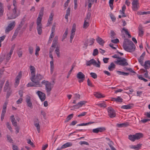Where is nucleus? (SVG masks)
Listing matches in <instances>:
<instances>
[{
  "mask_svg": "<svg viewBox=\"0 0 150 150\" xmlns=\"http://www.w3.org/2000/svg\"><path fill=\"white\" fill-rule=\"evenodd\" d=\"M140 15H147L150 14V11H142L140 12L139 13Z\"/></svg>",
  "mask_w": 150,
  "mask_h": 150,
  "instance_id": "8fccbe9b",
  "label": "nucleus"
},
{
  "mask_svg": "<svg viewBox=\"0 0 150 150\" xmlns=\"http://www.w3.org/2000/svg\"><path fill=\"white\" fill-rule=\"evenodd\" d=\"M44 8L43 7H42L40 11L39 14L38 15L39 16L42 17L44 13Z\"/></svg>",
  "mask_w": 150,
  "mask_h": 150,
  "instance_id": "58836bf2",
  "label": "nucleus"
},
{
  "mask_svg": "<svg viewBox=\"0 0 150 150\" xmlns=\"http://www.w3.org/2000/svg\"><path fill=\"white\" fill-rule=\"evenodd\" d=\"M131 105H132V104H129L127 105H124L121 106V108L123 109H131L132 106Z\"/></svg>",
  "mask_w": 150,
  "mask_h": 150,
  "instance_id": "bb28decb",
  "label": "nucleus"
},
{
  "mask_svg": "<svg viewBox=\"0 0 150 150\" xmlns=\"http://www.w3.org/2000/svg\"><path fill=\"white\" fill-rule=\"evenodd\" d=\"M17 9L16 7H14L12 13H9L7 14L8 20L14 19L18 16V15L16 13Z\"/></svg>",
  "mask_w": 150,
  "mask_h": 150,
  "instance_id": "39448f33",
  "label": "nucleus"
},
{
  "mask_svg": "<svg viewBox=\"0 0 150 150\" xmlns=\"http://www.w3.org/2000/svg\"><path fill=\"white\" fill-rule=\"evenodd\" d=\"M72 145V144L71 142H67L62 146V148L64 149L67 147H70Z\"/></svg>",
  "mask_w": 150,
  "mask_h": 150,
  "instance_id": "5701e85b",
  "label": "nucleus"
},
{
  "mask_svg": "<svg viewBox=\"0 0 150 150\" xmlns=\"http://www.w3.org/2000/svg\"><path fill=\"white\" fill-rule=\"evenodd\" d=\"M124 69L125 71H128V70L132 73H134V74L136 73V72L135 71H133L132 69V68H131L125 67L124 68Z\"/></svg>",
  "mask_w": 150,
  "mask_h": 150,
  "instance_id": "de8ad7c7",
  "label": "nucleus"
},
{
  "mask_svg": "<svg viewBox=\"0 0 150 150\" xmlns=\"http://www.w3.org/2000/svg\"><path fill=\"white\" fill-rule=\"evenodd\" d=\"M6 111V110L3 109H2L1 114V121H3V119H4Z\"/></svg>",
  "mask_w": 150,
  "mask_h": 150,
  "instance_id": "cd10ccee",
  "label": "nucleus"
},
{
  "mask_svg": "<svg viewBox=\"0 0 150 150\" xmlns=\"http://www.w3.org/2000/svg\"><path fill=\"white\" fill-rule=\"evenodd\" d=\"M111 42L114 43H117L119 42V40L118 39L116 38L115 39L112 40H111Z\"/></svg>",
  "mask_w": 150,
  "mask_h": 150,
  "instance_id": "338daca9",
  "label": "nucleus"
},
{
  "mask_svg": "<svg viewBox=\"0 0 150 150\" xmlns=\"http://www.w3.org/2000/svg\"><path fill=\"white\" fill-rule=\"evenodd\" d=\"M86 102V101H81L76 104L73 105L72 107H74V108L78 109L82 107L83 105H84Z\"/></svg>",
  "mask_w": 150,
  "mask_h": 150,
  "instance_id": "9b49d317",
  "label": "nucleus"
},
{
  "mask_svg": "<svg viewBox=\"0 0 150 150\" xmlns=\"http://www.w3.org/2000/svg\"><path fill=\"white\" fill-rule=\"evenodd\" d=\"M42 84L45 85V89L46 91L47 96H49L50 94V92L51 91L53 86L51 83L48 81L43 80L42 81Z\"/></svg>",
  "mask_w": 150,
  "mask_h": 150,
  "instance_id": "7ed1b4c3",
  "label": "nucleus"
},
{
  "mask_svg": "<svg viewBox=\"0 0 150 150\" xmlns=\"http://www.w3.org/2000/svg\"><path fill=\"white\" fill-rule=\"evenodd\" d=\"M98 53V50L97 49H95L93 52V55L94 56H95L97 55Z\"/></svg>",
  "mask_w": 150,
  "mask_h": 150,
  "instance_id": "5fc2aeb1",
  "label": "nucleus"
},
{
  "mask_svg": "<svg viewBox=\"0 0 150 150\" xmlns=\"http://www.w3.org/2000/svg\"><path fill=\"white\" fill-rule=\"evenodd\" d=\"M42 17L39 16L37 19V25H42L41 23Z\"/></svg>",
  "mask_w": 150,
  "mask_h": 150,
  "instance_id": "c756f323",
  "label": "nucleus"
},
{
  "mask_svg": "<svg viewBox=\"0 0 150 150\" xmlns=\"http://www.w3.org/2000/svg\"><path fill=\"white\" fill-rule=\"evenodd\" d=\"M30 69L31 72V76L35 75V67L32 66H30Z\"/></svg>",
  "mask_w": 150,
  "mask_h": 150,
  "instance_id": "6ab92c4d",
  "label": "nucleus"
},
{
  "mask_svg": "<svg viewBox=\"0 0 150 150\" xmlns=\"http://www.w3.org/2000/svg\"><path fill=\"white\" fill-rule=\"evenodd\" d=\"M136 139H138L143 137V134L141 133H136L135 134Z\"/></svg>",
  "mask_w": 150,
  "mask_h": 150,
  "instance_id": "4be33fe9",
  "label": "nucleus"
},
{
  "mask_svg": "<svg viewBox=\"0 0 150 150\" xmlns=\"http://www.w3.org/2000/svg\"><path fill=\"white\" fill-rule=\"evenodd\" d=\"M68 28H67L66 29L65 31L62 36V41H63L67 37V36L68 34Z\"/></svg>",
  "mask_w": 150,
  "mask_h": 150,
  "instance_id": "a878e982",
  "label": "nucleus"
},
{
  "mask_svg": "<svg viewBox=\"0 0 150 150\" xmlns=\"http://www.w3.org/2000/svg\"><path fill=\"white\" fill-rule=\"evenodd\" d=\"M74 96H75L74 98V99L77 100L80 99V95L79 94L76 93L74 94Z\"/></svg>",
  "mask_w": 150,
  "mask_h": 150,
  "instance_id": "3c124183",
  "label": "nucleus"
},
{
  "mask_svg": "<svg viewBox=\"0 0 150 150\" xmlns=\"http://www.w3.org/2000/svg\"><path fill=\"white\" fill-rule=\"evenodd\" d=\"M115 63L116 64L122 66H125L128 65V63L127 62V60L125 58L121 57V59H117L116 61L115 62Z\"/></svg>",
  "mask_w": 150,
  "mask_h": 150,
  "instance_id": "20e7f679",
  "label": "nucleus"
},
{
  "mask_svg": "<svg viewBox=\"0 0 150 150\" xmlns=\"http://www.w3.org/2000/svg\"><path fill=\"white\" fill-rule=\"evenodd\" d=\"M4 13V7L2 4L0 2V16L1 17L3 15Z\"/></svg>",
  "mask_w": 150,
  "mask_h": 150,
  "instance_id": "393cba45",
  "label": "nucleus"
},
{
  "mask_svg": "<svg viewBox=\"0 0 150 150\" xmlns=\"http://www.w3.org/2000/svg\"><path fill=\"white\" fill-rule=\"evenodd\" d=\"M94 96L98 98H100L104 97V96H103L101 93H99L97 92L96 93L94 94Z\"/></svg>",
  "mask_w": 150,
  "mask_h": 150,
  "instance_id": "79ce46f5",
  "label": "nucleus"
},
{
  "mask_svg": "<svg viewBox=\"0 0 150 150\" xmlns=\"http://www.w3.org/2000/svg\"><path fill=\"white\" fill-rule=\"evenodd\" d=\"M88 40H87L84 43V46H83V47L86 49L87 48V46H88Z\"/></svg>",
  "mask_w": 150,
  "mask_h": 150,
  "instance_id": "603ef678",
  "label": "nucleus"
},
{
  "mask_svg": "<svg viewBox=\"0 0 150 150\" xmlns=\"http://www.w3.org/2000/svg\"><path fill=\"white\" fill-rule=\"evenodd\" d=\"M34 125L37 127V129L38 133L40 132V127L39 123H36L34 124Z\"/></svg>",
  "mask_w": 150,
  "mask_h": 150,
  "instance_id": "49530a36",
  "label": "nucleus"
},
{
  "mask_svg": "<svg viewBox=\"0 0 150 150\" xmlns=\"http://www.w3.org/2000/svg\"><path fill=\"white\" fill-rule=\"evenodd\" d=\"M105 130L104 127H100L93 129L92 132L94 133H97L99 132H103Z\"/></svg>",
  "mask_w": 150,
  "mask_h": 150,
  "instance_id": "f8f14e48",
  "label": "nucleus"
},
{
  "mask_svg": "<svg viewBox=\"0 0 150 150\" xmlns=\"http://www.w3.org/2000/svg\"><path fill=\"white\" fill-rule=\"evenodd\" d=\"M28 87L35 86L38 87V85H36V83L32 82H30L27 85Z\"/></svg>",
  "mask_w": 150,
  "mask_h": 150,
  "instance_id": "2f4dec72",
  "label": "nucleus"
},
{
  "mask_svg": "<svg viewBox=\"0 0 150 150\" xmlns=\"http://www.w3.org/2000/svg\"><path fill=\"white\" fill-rule=\"evenodd\" d=\"M91 16V13L90 12H88L85 18V20L86 21H89Z\"/></svg>",
  "mask_w": 150,
  "mask_h": 150,
  "instance_id": "c9c22d12",
  "label": "nucleus"
},
{
  "mask_svg": "<svg viewBox=\"0 0 150 150\" xmlns=\"http://www.w3.org/2000/svg\"><path fill=\"white\" fill-rule=\"evenodd\" d=\"M27 143L31 145L32 147H34L35 146L34 145L33 143L32 142L30 139L28 140Z\"/></svg>",
  "mask_w": 150,
  "mask_h": 150,
  "instance_id": "052dcab7",
  "label": "nucleus"
},
{
  "mask_svg": "<svg viewBox=\"0 0 150 150\" xmlns=\"http://www.w3.org/2000/svg\"><path fill=\"white\" fill-rule=\"evenodd\" d=\"M110 16L112 21L114 22L115 21L116 19L115 16L112 13L110 14Z\"/></svg>",
  "mask_w": 150,
  "mask_h": 150,
  "instance_id": "09e8293b",
  "label": "nucleus"
},
{
  "mask_svg": "<svg viewBox=\"0 0 150 150\" xmlns=\"http://www.w3.org/2000/svg\"><path fill=\"white\" fill-rule=\"evenodd\" d=\"M91 76L94 79H96L97 78V75L96 74L94 73L91 72L90 74Z\"/></svg>",
  "mask_w": 150,
  "mask_h": 150,
  "instance_id": "864d4df0",
  "label": "nucleus"
},
{
  "mask_svg": "<svg viewBox=\"0 0 150 150\" xmlns=\"http://www.w3.org/2000/svg\"><path fill=\"white\" fill-rule=\"evenodd\" d=\"M74 114H71L67 116L66 120L65 121V122L66 123L69 122V120L73 117Z\"/></svg>",
  "mask_w": 150,
  "mask_h": 150,
  "instance_id": "c85d7f7f",
  "label": "nucleus"
},
{
  "mask_svg": "<svg viewBox=\"0 0 150 150\" xmlns=\"http://www.w3.org/2000/svg\"><path fill=\"white\" fill-rule=\"evenodd\" d=\"M96 40L99 45L102 46H103L105 43V41L99 36L97 37V38Z\"/></svg>",
  "mask_w": 150,
  "mask_h": 150,
  "instance_id": "dca6fc26",
  "label": "nucleus"
},
{
  "mask_svg": "<svg viewBox=\"0 0 150 150\" xmlns=\"http://www.w3.org/2000/svg\"><path fill=\"white\" fill-rule=\"evenodd\" d=\"M7 93L6 95V98H9L11 95L12 93V91L11 89L7 90Z\"/></svg>",
  "mask_w": 150,
  "mask_h": 150,
  "instance_id": "f704fd0d",
  "label": "nucleus"
},
{
  "mask_svg": "<svg viewBox=\"0 0 150 150\" xmlns=\"http://www.w3.org/2000/svg\"><path fill=\"white\" fill-rule=\"evenodd\" d=\"M26 102L27 103V105L30 107V108L32 109L33 108V106L30 100V97H28L26 98Z\"/></svg>",
  "mask_w": 150,
  "mask_h": 150,
  "instance_id": "4468645a",
  "label": "nucleus"
},
{
  "mask_svg": "<svg viewBox=\"0 0 150 150\" xmlns=\"http://www.w3.org/2000/svg\"><path fill=\"white\" fill-rule=\"evenodd\" d=\"M22 77V73L20 71L18 74V75L16 77L15 82V87H17L19 83L20 80Z\"/></svg>",
  "mask_w": 150,
  "mask_h": 150,
  "instance_id": "9d476101",
  "label": "nucleus"
},
{
  "mask_svg": "<svg viewBox=\"0 0 150 150\" xmlns=\"http://www.w3.org/2000/svg\"><path fill=\"white\" fill-rule=\"evenodd\" d=\"M94 122H89L86 123H82L78 124L77 125V126H86L87 125L89 124H93L94 123Z\"/></svg>",
  "mask_w": 150,
  "mask_h": 150,
  "instance_id": "72a5a7b5",
  "label": "nucleus"
},
{
  "mask_svg": "<svg viewBox=\"0 0 150 150\" xmlns=\"http://www.w3.org/2000/svg\"><path fill=\"white\" fill-rule=\"evenodd\" d=\"M70 1H67L64 3V9H66L67 8V6H68V4L69 3Z\"/></svg>",
  "mask_w": 150,
  "mask_h": 150,
  "instance_id": "774afa93",
  "label": "nucleus"
},
{
  "mask_svg": "<svg viewBox=\"0 0 150 150\" xmlns=\"http://www.w3.org/2000/svg\"><path fill=\"white\" fill-rule=\"evenodd\" d=\"M146 70H147L150 68V61L147 60L145 62L144 64H143V66Z\"/></svg>",
  "mask_w": 150,
  "mask_h": 150,
  "instance_id": "2eb2a0df",
  "label": "nucleus"
},
{
  "mask_svg": "<svg viewBox=\"0 0 150 150\" xmlns=\"http://www.w3.org/2000/svg\"><path fill=\"white\" fill-rule=\"evenodd\" d=\"M115 67V65L113 62H111L108 67V69L110 71H113Z\"/></svg>",
  "mask_w": 150,
  "mask_h": 150,
  "instance_id": "412c9836",
  "label": "nucleus"
},
{
  "mask_svg": "<svg viewBox=\"0 0 150 150\" xmlns=\"http://www.w3.org/2000/svg\"><path fill=\"white\" fill-rule=\"evenodd\" d=\"M6 137L10 143L12 142L13 140L11 138V137L8 135H7Z\"/></svg>",
  "mask_w": 150,
  "mask_h": 150,
  "instance_id": "13d9d810",
  "label": "nucleus"
},
{
  "mask_svg": "<svg viewBox=\"0 0 150 150\" xmlns=\"http://www.w3.org/2000/svg\"><path fill=\"white\" fill-rule=\"evenodd\" d=\"M123 47L127 52H132L135 50L136 46L132 41L125 39L123 42Z\"/></svg>",
  "mask_w": 150,
  "mask_h": 150,
  "instance_id": "f257e3e1",
  "label": "nucleus"
},
{
  "mask_svg": "<svg viewBox=\"0 0 150 150\" xmlns=\"http://www.w3.org/2000/svg\"><path fill=\"white\" fill-rule=\"evenodd\" d=\"M28 50L30 54H32L33 52V48L31 46L29 47Z\"/></svg>",
  "mask_w": 150,
  "mask_h": 150,
  "instance_id": "6e6d98bb",
  "label": "nucleus"
},
{
  "mask_svg": "<svg viewBox=\"0 0 150 150\" xmlns=\"http://www.w3.org/2000/svg\"><path fill=\"white\" fill-rule=\"evenodd\" d=\"M129 123L128 122H125L123 123L117 124V126L118 127H126L128 126Z\"/></svg>",
  "mask_w": 150,
  "mask_h": 150,
  "instance_id": "aec40b11",
  "label": "nucleus"
},
{
  "mask_svg": "<svg viewBox=\"0 0 150 150\" xmlns=\"http://www.w3.org/2000/svg\"><path fill=\"white\" fill-rule=\"evenodd\" d=\"M142 145V144H139L137 145H131L130 146V148L131 149H133L136 150H138L140 148Z\"/></svg>",
  "mask_w": 150,
  "mask_h": 150,
  "instance_id": "f3484780",
  "label": "nucleus"
},
{
  "mask_svg": "<svg viewBox=\"0 0 150 150\" xmlns=\"http://www.w3.org/2000/svg\"><path fill=\"white\" fill-rule=\"evenodd\" d=\"M89 21H86L84 20V24L83 25V28H87L89 26Z\"/></svg>",
  "mask_w": 150,
  "mask_h": 150,
  "instance_id": "a19ab883",
  "label": "nucleus"
},
{
  "mask_svg": "<svg viewBox=\"0 0 150 150\" xmlns=\"http://www.w3.org/2000/svg\"><path fill=\"white\" fill-rule=\"evenodd\" d=\"M108 115L110 118L114 117L116 116L115 112V110L111 107L108 108Z\"/></svg>",
  "mask_w": 150,
  "mask_h": 150,
  "instance_id": "0eeeda50",
  "label": "nucleus"
},
{
  "mask_svg": "<svg viewBox=\"0 0 150 150\" xmlns=\"http://www.w3.org/2000/svg\"><path fill=\"white\" fill-rule=\"evenodd\" d=\"M144 58L142 57H140L138 59V61H139V62L140 63V64H141V65L142 66H143V60H144Z\"/></svg>",
  "mask_w": 150,
  "mask_h": 150,
  "instance_id": "a18cd8bd",
  "label": "nucleus"
},
{
  "mask_svg": "<svg viewBox=\"0 0 150 150\" xmlns=\"http://www.w3.org/2000/svg\"><path fill=\"white\" fill-rule=\"evenodd\" d=\"M11 89V88L9 86V82L8 81H7L5 84L4 88V91L6 92L7 90Z\"/></svg>",
  "mask_w": 150,
  "mask_h": 150,
  "instance_id": "a211bd4d",
  "label": "nucleus"
},
{
  "mask_svg": "<svg viewBox=\"0 0 150 150\" xmlns=\"http://www.w3.org/2000/svg\"><path fill=\"white\" fill-rule=\"evenodd\" d=\"M139 35L142 37L144 33L143 27L141 24H140L138 28Z\"/></svg>",
  "mask_w": 150,
  "mask_h": 150,
  "instance_id": "ddd939ff",
  "label": "nucleus"
},
{
  "mask_svg": "<svg viewBox=\"0 0 150 150\" xmlns=\"http://www.w3.org/2000/svg\"><path fill=\"white\" fill-rule=\"evenodd\" d=\"M95 39L93 38H90L88 41H89V43H90L89 44L90 45H92L94 42Z\"/></svg>",
  "mask_w": 150,
  "mask_h": 150,
  "instance_id": "4d7b16f0",
  "label": "nucleus"
},
{
  "mask_svg": "<svg viewBox=\"0 0 150 150\" xmlns=\"http://www.w3.org/2000/svg\"><path fill=\"white\" fill-rule=\"evenodd\" d=\"M95 0H88V8H91L92 4L93 3Z\"/></svg>",
  "mask_w": 150,
  "mask_h": 150,
  "instance_id": "ea45409f",
  "label": "nucleus"
},
{
  "mask_svg": "<svg viewBox=\"0 0 150 150\" xmlns=\"http://www.w3.org/2000/svg\"><path fill=\"white\" fill-rule=\"evenodd\" d=\"M76 25L75 23H74L73 24L72 28L71 31V33H74L75 34V32L76 31Z\"/></svg>",
  "mask_w": 150,
  "mask_h": 150,
  "instance_id": "4c0bfd02",
  "label": "nucleus"
},
{
  "mask_svg": "<svg viewBox=\"0 0 150 150\" xmlns=\"http://www.w3.org/2000/svg\"><path fill=\"white\" fill-rule=\"evenodd\" d=\"M88 85L90 86L93 87V86L92 85L90 80L89 79H88L87 81Z\"/></svg>",
  "mask_w": 150,
  "mask_h": 150,
  "instance_id": "69168bd1",
  "label": "nucleus"
},
{
  "mask_svg": "<svg viewBox=\"0 0 150 150\" xmlns=\"http://www.w3.org/2000/svg\"><path fill=\"white\" fill-rule=\"evenodd\" d=\"M43 78V76L40 74H37L36 75H35L31 76L30 79L33 82L36 83L38 85V87H42V83H40V81Z\"/></svg>",
  "mask_w": 150,
  "mask_h": 150,
  "instance_id": "f03ea898",
  "label": "nucleus"
},
{
  "mask_svg": "<svg viewBox=\"0 0 150 150\" xmlns=\"http://www.w3.org/2000/svg\"><path fill=\"white\" fill-rule=\"evenodd\" d=\"M15 25V22L14 21L11 23L6 27L5 29V33H8L9 31L11 30Z\"/></svg>",
  "mask_w": 150,
  "mask_h": 150,
  "instance_id": "423d86ee",
  "label": "nucleus"
},
{
  "mask_svg": "<svg viewBox=\"0 0 150 150\" xmlns=\"http://www.w3.org/2000/svg\"><path fill=\"white\" fill-rule=\"evenodd\" d=\"M20 30L19 29V28H17V29L15 30L14 33L13 34H14V35L17 36Z\"/></svg>",
  "mask_w": 150,
  "mask_h": 150,
  "instance_id": "680f3d73",
  "label": "nucleus"
},
{
  "mask_svg": "<svg viewBox=\"0 0 150 150\" xmlns=\"http://www.w3.org/2000/svg\"><path fill=\"white\" fill-rule=\"evenodd\" d=\"M55 52L57 54V57H60L59 50L58 47H57L56 48L55 50Z\"/></svg>",
  "mask_w": 150,
  "mask_h": 150,
  "instance_id": "37998d69",
  "label": "nucleus"
},
{
  "mask_svg": "<svg viewBox=\"0 0 150 150\" xmlns=\"http://www.w3.org/2000/svg\"><path fill=\"white\" fill-rule=\"evenodd\" d=\"M76 77L80 80L79 81V83H81L83 81L85 78L84 75L81 72H79L76 75Z\"/></svg>",
  "mask_w": 150,
  "mask_h": 150,
  "instance_id": "6e6552de",
  "label": "nucleus"
},
{
  "mask_svg": "<svg viewBox=\"0 0 150 150\" xmlns=\"http://www.w3.org/2000/svg\"><path fill=\"white\" fill-rule=\"evenodd\" d=\"M75 35V34L74 33H71V35L70 38V42L71 43L72 42L73 39V38Z\"/></svg>",
  "mask_w": 150,
  "mask_h": 150,
  "instance_id": "bf43d9fd",
  "label": "nucleus"
},
{
  "mask_svg": "<svg viewBox=\"0 0 150 150\" xmlns=\"http://www.w3.org/2000/svg\"><path fill=\"white\" fill-rule=\"evenodd\" d=\"M117 72L119 74L123 76H128L129 75V73L125 72L119 71H117Z\"/></svg>",
  "mask_w": 150,
  "mask_h": 150,
  "instance_id": "7c9ffc66",
  "label": "nucleus"
},
{
  "mask_svg": "<svg viewBox=\"0 0 150 150\" xmlns=\"http://www.w3.org/2000/svg\"><path fill=\"white\" fill-rule=\"evenodd\" d=\"M79 144L82 145L83 144H85L86 145H89V143L85 141H81L79 143Z\"/></svg>",
  "mask_w": 150,
  "mask_h": 150,
  "instance_id": "e2e57ef3",
  "label": "nucleus"
},
{
  "mask_svg": "<svg viewBox=\"0 0 150 150\" xmlns=\"http://www.w3.org/2000/svg\"><path fill=\"white\" fill-rule=\"evenodd\" d=\"M135 136L134 135H130L129 136L128 138L132 142H134L135 140Z\"/></svg>",
  "mask_w": 150,
  "mask_h": 150,
  "instance_id": "473e14b6",
  "label": "nucleus"
},
{
  "mask_svg": "<svg viewBox=\"0 0 150 150\" xmlns=\"http://www.w3.org/2000/svg\"><path fill=\"white\" fill-rule=\"evenodd\" d=\"M42 25L37 26V29L38 31V33L39 35L41 34L42 33Z\"/></svg>",
  "mask_w": 150,
  "mask_h": 150,
  "instance_id": "b1692460",
  "label": "nucleus"
},
{
  "mask_svg": "<svg viewBox=\"0 0 150 150\" xmlns=\"http://www.w3.org/2000/svg\"><path fill=\"white\" fill-rule=\"evenodd\" d=\"M115 99V101H116L117 103H122V102L123 100V99L122 98H121V97L120 96L117 97Z\"/></svg>",
  "mask_w": 150,
  "mask_h": 150,
  "instance_id": "e433bc0d",
  "label": "nucleus"
},
{
  "mask_svg": "<svg viewBox=\"0 0 150 150\" xmlns=\"http://www.w3.org/2000/svg\"><path fill=\"white\" fill-rule=\"evenodd\" d=\"M75 66V65L74 64H73L72 66V68L71 69H70V70L69 71L68 73V74L67 76V78H68L70 75L71 74V73L72 71V70H73V69L74 68V67Z\"/></svg>",
  "mask_w": 150,
  "mask_h": 150,
  "instance_id": "c03bdc74",
  "label": "nucleus"
},
{
  "mask_svg": "<svg viewBox=\"0 0 150 150\" xmlns=\"http://www.w3.org/2000/svg\"><path fill=\"white\" fill-rule=\"evenodd\" d=\"M36 93L42 101H44L46 98V95L45 93L40 91H38Z\"/></svg>",
  "mask_w": 150,
  "mask_h": 150,
  "instance_id": "1a4fd4ad",
  "label": "nucleus"
},
{
  "mask_svg": "<svg viewBox=\"0 0 150 150\" xmlns=\"http://www.w3.org/2000/svg\"><path fill=\"white\" fill-rule=\"evenodd\" d=\"M18 55L19 57H21L22 55V51L21 50H18L17 52Z\"/></svg>",
  "mask_w": 150,
  "mask_h": 150,
  "instance_id": "0e129e2a",
  "label": "nucleus"
}]
</instances>
